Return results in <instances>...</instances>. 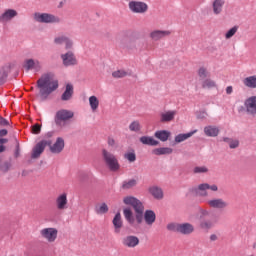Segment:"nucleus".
<instances>
[{
  "label": "nucleus",
  "mask_w": 256,
  "mask_h": 256,
  "mask_svg": "<svg viewBox=\"0 0 256 256\" xmlns=\"http://www.w3.org/2000/svg\"><path fill=\"white\" fill-rule=\"evenodd\" d=\"M37 87L40 90V99L45 101L51 93L59 89V80L53 73H46L37 80Z\"/></svg>",
  "instance_id": "f257e3e1"
},
{
  "label": "nucleus",
  "mask_w": 256,
  "mask_h": 256,
  "mask_svg": "<svg viewBox=\"0 0 256 256\" xmlns=\"http://www.w3.org/2000/svg\"><path fill=\"white\" fill-rule=\"evenodd\" d=\"M123 203L124 205L133 207L136 213L135 219L138 225H141V223H143V213H145V206H143V202L136 197L126 196L123 198Z\"/></svg>",
  "instance_id": "f03ea898"
},
{
  "label": "nucleus",
  "mask_w": 256,
  "mask_h": 256,
  "mask_svg": "<svg viewBox=\"0 0 256 256\" xmlns=\"http://www.w3.org/2000/svg\"><path fill=\"white\" fill-rule=\"evenodd\" d=\"M102 161L112 173H117L121 169L117 156L107 149H102Z\"/></svg>",
  "instance_id": "7ed1b4c3"
},
{
  "label": "nucleus",
  "mask_w": 256,
  "mask_h": 256,
  "mask_svg": "<svg viewBox=\"0 0 256 256\" xmlns=\"http://www.w3.org/2000/svg\"><path fill=\"white\" fill-rule=\"evenodd\" d=\"M200 214V221L198 223V228L201 229V231H210V229H213L215 225H217L218 220L217 218H210V219H205V217H209V212L206 209H200L199 210Z\"/></svg>",
  "instance_id": "20e7f679"
},
{
  "label": "nucleus",
  "mask_w": 256,
  "mask_h": 256,
  "mask_svg": "<svg viewBox=\"0 0 256 256\" xmlns=\"http://www.w3.org/2000/svg\"><path fill=\"white\" fill-rule=\"evenodd\" d=\"M75 117V113L71 110L61 109L58 110L54 117V123L57 127H65L68 121H71Z\"/></svg>",
  "instance_id": "39448f33"
},
{
  "label": "nucleus",
  "mask_w": 256,
  "mask_h": 256,
  "mask_svg": "<svg viewBox=\"0 0 256 256\" xmlns=\"http://www.w3.org/2000/svg\"><path fill=\"white\" fill-rule=\"evenodd\" d=\"M167 229L181 235H191L195 231V226L191 223H170L167 225Z\"/></svg>",
  "instance_id": "423d86ee"
},
{
  "label": "nucleus",
  "mask_w": 256,
  "mask_h": 256,
  "mask_svg": "<svg viewBox=\"0 0 256 256\" xmlns=\"http://www.w3.org/2000/svg\"><path fill=\"white\" fill-rule=\"evenodd\" d=\"M128 9L131 11V13L143 15L149 11V5L143 1L132 0L128 3Z\"/></svg>",
  "instance_id": "0eeeda50"
},
{
  "label": "nucleus",
  "mask_w": 256,
  "mask_h": 256,
  "mask_svg": "<svg viewBox=\"0 0 256 256\" xmlns=\"http://www.w3.org/2000/svg\"><path fill=\"white\" fill-rule=\"evenodd\" d=\"M58 235H59V230H57V228L48 227V228H42L40 230L41 238L47 241V243H55L57 241Z\"/></svg>",
  "instance_id": "6e6552de"
},
{
  "label": "nucleus",
  "mask_w": 256,
  "mask_h": 256,
  "mask_svg": "<svg viewBox=\"0 0 256 256\" xmlns=\"http://www.w3.org/2000/svg\"><path fill=\"white\" fill-rule=\"evenodd\" d=\"M34 20L38 23H61V18L49 13H34Z\"/></svg>",
  "instance_id": "1a4fd4ad"
},
{
  "label": "nucleus",
  "mask_w": 256,
  "mask_h": 256,
  "mask_svg": "<svg viewBox=\"0 0 256 256\" xmlns=\"http://www.w3.org/2000/svg\"><path fill=\"white\" fill-rule=\"evenodd\" d=\"M206 204L210 209H227L229 207V202L223 198H212L207 200Z\"/></svg>",
  "instance_id": "9d476101"
},
{
  "label": "nucleus",
  "mask_w": 256,
  "mask_h": 256,
  "mask_svg": "<svg viewBox=\"0 0 256 256\" xmlns=\"http://www.w3.org/2000/svg\"><path fill=\"white\" fill-rule=\"evenodd\" d=\"M47 145H51V141L42 140L38 142L32 150V159H39L43 151H45V147H47Z\"/></svg>",
  "instance_id": "9b49d317"
},
{
  "label": "nucleus",
  "mask_w": 256,
  "mask_h": 256,
  "mask_svg": "<svg viewBox=\"0 0 256 256\" xmlns=\"http://www.w3.org/2000/svg\"><path fill=\"white\" fill-rule=\"evenodd\" d=\"M19 15V12L15 9H5L3 13L0 14V23H10V21H13L15 17Z\"/></svg>",
  "instance_id": "f8f14e48"
},
{
  "label": "nucleus",
  "mask_w": 256,
  "mask_h": 256,
  "mask_svg": "<svg viewBox=\"0 0 256 256\" xmlns=\"http://www.w3.org/2000/svg\"><path fill=\"white\" fill-rule=\"evenodd\" d=\"M23 67L26 71H35L36 73H39L42 69L41 62L35 59L25 60Z\"/></svg>",
  "instance_id": "ddd939ff"
},
{
  "label": "nucleus",
  "mask_w": 256,
  "mask_h": 256,
  "mask_svg": "<svg viewBox=\"0 0 256 256\" xmlns=\"http://www.w3.org/2000/svg\"><path fill=\"white\" fill-rule=\"evenodd\" d=\"M50 147L51 153H54L55 155H59L64 149H65V139L58 137L54 144L48 145Z\"/></svg>",
  "instance_id": "4468645a"
},
{
  "label": "nucleus",
  "mask_w": 256,
  "mask_h": 256,
  "mask_svg": "<svg viewBox=\"0 0 256 256\" xmlns=\"http://www.w3.org/2000/svg\"><path fill=\"white\" fill-rule=\"evenodd\" d=\"M169 35H171V30H153L150 32L149 37L152 41H161V39H165Z\"/></svg>",
  "instance_id": "2eb2a0df"
},
{
  "label": "nucleus",
  "mask_w": 256,
  "mask_h": 256,
  "mask_svg": "<svg viewBox=\"0 0 256 256\" xmlns=\"http://www.w3.org/2000/svg\"><path fill=\"white\" fill-rule=\"evenodd\" d=\"M69 200L67 199V193H62L56 198V209L58 211H65L68 208Z\"/></svg>",
  "instance_id": "dca6fc26"
},
{
  "label": "nucleus",
  "mask_w": 256,
  "mask_h": 256,
  "mask_svg": "<svg viewBox=\"0 0 256 256\" xmlns=\"http://www.w3.org/2000/svg\"><path fill=\"white\" fill-rule=\"evenodd\" d=\"M61 59L65 67H71V65H77V58L75 57V54H73V52H67L66 54H62Z\"/></svg>",
  "instance_id": "f3484780"
},
{
  "label": "nucleus",
  "mask_w": 256,
  "mask_h": 256,
  "mask_svg": "<svg viewBox=\"0 0 256 256\" xmlns=\"http://www.w3.org/2000/svg\"><path fill=\"white\" fill-rule=\"evenodd\" d=\"M244 105L249 115H256V96H251L246 99Z\"/></svg>",
  "instance_id": "a211bd4d"
},
{
  "label": "nucleus",
  "mask_w": 256,
  "mask_h": 256,
  "mask_svg": "<svg viewBox=\"0 0 256 256\" xmlns=\"http://www.w3.org/2000/svg\"><path fill=\"white\" fill-rule=\"evenodd\" d=\"M177 115V110H168L160 114L161 123H171Z\"/></svg>",
  "instance_id": "6ab92c4d"
},
{
  "label": "nucleus",
  "mask_w": 256,
  "mask_h": 256,
  "mask_svg": "<svg viewBox=\"0 0 256 256\" xmlns=\"http://www.w3.org/2000/svg\"><path fill=\"white\" fill-rule=\"evenodd\" d=\"M225 7V0H214L212 2V11L214 15H221Z\"/></svg>",
  "instance_id": "aec40b11"
},
{
  "label": "nucleus",
  "mask_w": 256,
  "mask_h": 256,
  "mask_svg": "<svg viewBox=\"0 0 256 256\" xmlns=\"http://www.w3.org/2000/svg\"><path fill=\"white\" fill-rule=\"evenodd\" d=\"M156 219H157V215L153 210H146L144 212V221L146 225H149V227H151V225L155 223Z\"/></svg>",
  "instance_id": "412c9836"
},
{
  "label": "nucleus",
  "mask_w": 256,
  "mask_h": 256,
  "mask_svg": "<svg viewBox=\"0 0 256 256\" xmlns=\"http://www.w3.org/2000/svg\"><path fill=\"white\" fill-rule=\"evenodd\" d=\"M125 247H137L139 245V238L137 236H127L122 240Z\"/></svg>",
  "instance_id": "4be33fe9"
},
{
  "label": "nucleus",
  "mask_w": 256,
  "mask_h": 256,
  "mask_svg": "<svg viewBox=\"0 0 256 256\" xmlns=\"http://www.w3.org/2000/svg\"><path fill=\"white\" fill-rule=\"evenodd\" d=\"M219 127L209 125L204 127V134L206 137H217L219 135Z\"/></svg>",
  "instance_id": "5701e85b"
},
{
  "label": "nucleus",
  "mask_w": 256,
  "mask_h": 256,
  "mask_svg": "<svg viewBox=\"0 0 256 256\" xmlns=\"http://www.w3.org/2000/svg\"><path fill=\"white\" fill-rule=\"evenodd\" d=\"M207 190H209V184L207 183L199 184L197 188H194L196 195L200 197H207L209 195Z\"/></svg>",
  "instance_id": "b1692460"
},
{
  "label": "nucleus",
  "mask_w": 256,
  "mask_h": 256,
  "mask_svg": "<svg viewBox=\"0 0 256 256\" xmlns=\"http://www.w3.org/2000/svg\"><path fill=\"white\" fill-rule=\"evenodd\" d=\"M112 223L114 225L115 233H120L121 228L123 227V219L121 218V213H117L115 217L112 220Z\"/></svg>",
  "instance_id": "393cba45"
},
{
  "label": "nucleus",
  "mask_w": 256,
  "mask_h": 256,
  "mask_svg": "<svg viewBox=\"0 0 256 256\" xmlns=\"http://www.w3.org/2000/svg\"><path fill=\"white\" fill-rule=\"evenodd\" d=\"M149 193L154 197V199L161 200L163 199V189L159 186H152L149 188Z\"/></svg>",
  "instance_id": "a878e982"
},
{
  "label": "nucleus",
  "mask_w": 256,
  "mask_h": 256,
  "mask_svg": "<svg viewBox=\"0 0 256 256\" xmlns=\"http://www.w3.org/2000/svg\"><path fill=\"white\" fill-rule=\"evenodd\" d=\"M242 83L245 87H248V89H256V75L244 78Z\"/></svg>",
  "instance_id": "bb28decb"
},
{
  "label": "nucleus",
  "mask_w": 256,
  "mask_h": 256,
  "mask_svg": "<svg viewBox=\"0 0 256 256\" xmlns=\"http://www.w3.org/2000/svg\"><path fill=\"white\" fill-rule=\"evenodd\" d=\"M73 97V85L67 84L64 93L61 96L62 101H69Z\"/></svg>",
  "instance_id": "cd10ccee"
},
{
  "label": "nucleus",
  "mask_w": 256,
  "mask_h": 256,
  "mask_svg": "<svg viewBox=\"0 0 256 256\" xmlns=\"http://www.w3.org/2000/svg\"><path fill=\"white\" fill-rule=\"evenodd\" d=\"M140 141L143 143V145H150L151 147H157V145H159V141L150 136H142Z\"/></svg>",
  "instance_id": "c85d7f7f"
},
{
  "label": "nucleus",
  "mask_w": 256,
  "mask_h": 256,
  "mask_svg": "<svg viewBox=\"0 0 256 256\" xmlns=\"http://www.w3.org/2000/svg\"><path fill=\"white\" fill-rule=\"evenodd\" d=\"M123 215L126 221L129 223V225L135 224V216H133V211L131 210V208H125L123 210Z\"/></svg>",
  "instance_id": "c756f323"
},
{
  "label": "nucleus",
  "mask_w": 256,
  "mask_h": 256,
  "mask_svg": "<svg viewBox=\"0 0 256 256\" xmlns=\"http://www.w3.org/2000/svg\"><path fill=\"white\" fill-rule=\"evenodd\" d=\"M154 135L156 139H159L160 141L165 142L169 139V137H171V132L167 130H160V131H156Z\"/></svg>",
  "instance_id": "7c9ffc66"
},
{
  "label": "nucleus",
  "mask_w": 256,
  "mask_h": 256,
  "mask_svg": "<svg viewBox=\"0 0 256 256\" xmlns=\"http://www.w3.org/2000/svg\"><path fill=\"white\" fill-rule=\"evenodd\" d=\"M195 133H197V130H194L186 134H178L177 136H175V143H183V141H187V139L193 137Z\"/></svg>",
  "instance_id": "2f4dec72"
},
{
  "label": "nucleus",
  "mask_w": 256,
  "mask_h": 256,
  "mask_svg": "<svg viewBox=\"0 0 256 256\" xmlns=\"http://www.w3.org/2000/svg\"><path fill=\"white\" fill-rule=\"evenodd\" d=\"M89 105L93 113L97 112V109H99V98L97 96H90Z\"/></svg>",
  "instance_id": "473e14b6"
},
{
  "label": "nucleus",
  "mask_w": 256,
  "mask_h": 256,
  "mask_svg": "<svg viewBox=\"0 0 256 256\" xmlns=\"http://www.w3.org/2000/svg\"><path fill=\"white\" fill-rule=\"evenodd\" d=\"M154 155H171L173 153V149L169 147L165 148H156L152 151Z\"/></svg>",
  "instance_id": "72a5a7b5"
},
{
  "label": "nucleus",
  "mask_w": 256,
  "mask_h": 256,
  "mask_svg": "<svg viewBox=\"0 0 256 256\" xmlns=\"http://www.w3.org/2000/svg\"><path fill=\"white\" fill-rule=\"evenodd\" d=\"M215 87H217V83L210 78L202 81V89H215Z\"/></svg>",
  "instance_id": "f704fd0d"
},
{
  "label": "nucleus",
  "mask_w": 256,
  "mask_h": 256,
  "mask_svg": "<svg viewBox=\"0 0 256 256\" xmlns=\"http://www.w3.org/2000/svg\"><path fill=\"white\" fill-rule=\"evenodd\" d=\"M95 211L97 215H105V213H108L109 206H107L105 203H102L95 207Z\"/></svg>",
  "instance_id": "c9c22d12"
},
{
  "label": "nucleus",
  "mask_w": 256,
  "mask_h": 256,
  "mask_svg": "<svg viewBox=\"0 0 256 256\" xmlns=\"http://www.w3.org/2000/svg\"><path fill=\"white\" fill-rule=\"evenodd\" d=\"M135 185H137V180H135V179L126 180L122 184V189H124V190L133 189V187H135Z\"/></svg>",
  "instance_id": "e433bc0d"
},
{
  "label": "nucleus",
  "mask_w": 256,
  "mask_h": 256,
  "mask_svg": "<svg viewBox=\"0 0 256 256\" xmlns=\"http://www.w3.org/2000/svg\"><path fill=\"white\" fill-rule=\"evenodd\" d=\"M199 79H207L209 77V71L205 67H200L197 71Z\"/></svg>",
  "instance_id": "4c0bfd02"
},
{
  "label": "nucleus",
  "mask_w": 256,
  "mask_h": 256,
  "mask_svg": "<svg viewBox=\"0 0 256 256\" xmlns=\"http://www.w3.org/2000/svg\"><path fill=\"white\" fill-rule=\"evenodd\" d=\"M225 143H228L230 149H237L239 147V140H233L230 138H223Z\"/></svg>",
  "instance_id": "58836bf2"
},
{
  "label": "nucleus",
  "mask_w": 256,
  "mask_h": 256,
  "mask_svg": "<svg viewBox=\"0 0 256 256\" xmlns=\"http://www.w3.org/2000/svg\"><path fill=\"white\" fill-rule=\"evenodd\" d=\"M112 77H114V79H123V77H127V71L116 70L112 73Z\"/></svg>",
  "instance_id": "ea45409f"
},
{
  "label": "nucleus",
  "mask_w": 256,
  "mask_h": 256,
  "mask_svg": "<svg viewBox=\"0 0 256 256\" xmlns=\"http://www.w3.org/2000/svg\"><path fill=\"white\" fill-rule=\"evenodd\" d=\"M129 129L130 131H134L135 133L141 131V124L139 123V121H133L130 125H129Z\"/></svg>",
  "instance_id": "a19ab883"
},
{
  "label": "nucleus",
  "mask_w": 256,
  "mask_h": 256,
  "mask_svg": "<svg viewBox=\"0 0 256 256\" xmlns=\"http://www.w3.org/2000/svg\"><path fill=\"white\" fill-rule=\"evenodd\" d=\"M124 158L130 163H135V161H137V155H135V152H127L124 154Z\"/></svg>",
  "instance_id": "79ce46f5"
},
{
  "label": "nucleus",
  "mask_w": 256,
  "mask_h": 256,
  "mask_svg": "<svg viewBox=\"0 0 256 256\" xmlns=\"http://www.w3.org/2000/svg\"><path fill=\"white\" fill-rule=\"evenodd\" d=\"M239 31V26H234L230 30H228L225 34V39H231Z\"/></svg>",
  "instance_id": "37998d69"
},
{
  "label": "nucleus",
  "mask_w": 256,
  "mask_h": 256,
  "mask_svg": "<svg viewBox=\"0 0 256 256\" xmlns=\"http://www.w3.org/2000/svg\"><path fill=\"white\" fill-rule=\"evenodd\" d=\"M193 173L195 174L209 173V168H207V166H196L193 169Z\"/></svg>",
  "instance_id": "c03bdc74"
},
{
  "label": "nucleus",
  "mask_w": 256,
  "mask_h": 256,
  "mask_svg": "<svg viewBox=\"0 0 256 256\" xmlns=\"http://www.w3.org/2000/svg\"><path fill=\"white\" fill-rule=\"evenodd\" d=\"M65 41H67V36H64V35L58 36L54 39L55 45H63Z\"/></svg>",
  "instance_id": "a18cd8bd"
},
{
  "label": "nucleus",
  "mask_w": 256,
  "mask_h": 256,
  "mask_svg": "<svg viewBox=\"0 0 256 256\" xmlns=\"http://www.w3.org/2000/svg\"><path fill=\"white\" fill-rule=\"evenodd\" d=\"M9 169H11V163H9V162H4L0 166V171H2L3 173H7V171H9Z\"/></svg>",
  "instance_id": "49530a36"
},
{
  "label": "nucleus",
  "mask_w": 256,
  "mask_h": 256,
  "mask_svg": "<svg viewBox=\"0 0 256 256\" xmlns=\"http://www.w3.org/2000/svg\"><path fill=\"white\" fill-rule=\"evenodd\" d=\"M32 133L34 135H39V133H41V125L40 124H34L32 126Z\"/></svg>",
  "instance_id": "de8ad7c7"
},
{
  "label": "nucleus",
  "mask_w": 256,
  "mask_h": 256,
  "mask_svg": "<svg viewBox=\"0 0 256 256\" xmlns=\"http://www.w3.org/2000/svg\"><path fill=\"white\" fill-rule=\"evenodd\" d=\"M107 143H108V147H117V142L113 137H109L107 140Z\"/></svg>",
  "instance_id": "09e8293b"
},
{
  "label": "nucleus",
  "mask_w": 256,
  "mask_h": 256,
  "mask_svg": "<svg viewBox=\"0 0 256 256\" xmlns=\"http://www.w3.org/2000/svg\"><path fill=\"white\" fill-rule=\"evenodd\" d=\"M65 45H66V49H71V47H73V41H71V39H69L68 37L65 40Z\"/></svg>",
  "instance_id": "8fccbe9b"
},
{
  "label": "nucleus",
  "mask_w": 256,
  "mask_h": 256,
  "mask_svg": "<svg viewBox=\"0 0 256 256\" xmlns=\"http://www.w3.org/2000/svg\"><path fill=\"white\" fill-rule=\"evenodd\" d=\"M209 114H207V112L205 111H201L199 112V114L197 115L198 119H207Z\"/></svg>",
  "instance_id": "3c124183"
},
{
  "label": "nucleus",
  "mask_w": 256,
  "mask_h": 256,
  "mask_svg": "<svg viewBox=\"0 0 256 256\" xmlns=\"http://www.w3.org/2000/svg\"><path fill=\"white\" fill-rule=\"evenodd\" d=\"M6 125H9V121L0 116V127H5Z\"/></svg>",
  "instance_id": "603ef678"
},
{
  "label": "nucleus",
  "mask_w": 256,
  "mask_h": 256,
  "mask_svg": "<svg viewBox=\"0 0 256 256\" xmlns=\"http://www.w3.org/2000/svg\"><path fill=\"white\" fill-rule=\"evenodd\" d=\"M208 189H210V191H214V192L219 191V187L216 184H214V185L208 184Z\"/></svg>",
  "instance_id": "864d4df0"
},
{
  "label": "nucleus",
  "mask_w": 256,
  "mask_h": 256,
  "mask_svg": "<svg viewBox=\"0 0 256 256\" xmlns=\"http://www.w3.org/2000/svg\"><path fill=\"white\" fill-rule=\"evenodd\" d=\"M226 93H227V95H231V93H233V86H228L226 88Z\"/></svg>",
  "instance_id": "5fc2aeb1"
},
{
  "label": "nucleus",
  "mask_w": 256,
  "mask_h": 256,
  "mask_svg": "<svg viewBox=\"0 0 256 256\" xmlns=\"http://www.w3.org/2000/svg\"><path fill=\"white\" fill-rule=\"evenodd\" d=\"M218 237L217 234L210 235V241H217Z\"/></svg>",
  "instance_id": "6e6d98bb"
},
{
  "label": "nucleus",
  "mask_w": 256,
  "mask_h": 256,
  "mask_svg": "<svg viewBox=\"0 0 256 256\" xmlns=\"http://www.w3.org/2000/svg\"><path fill=\"white\" fill-rule=\"evenodd\" d=\"M5 135H7V130L5 129L0 130V137H5Z\"/></svg>",
  "instance_id": "4d7b16f0"
},
{
  "label": "nucleus",
  "mask_w": 256,
  "mask_h": 256,
  "mask_svg": "<svg viewBox=\"0 0 256 256\" xmlns=\"http://www.w3.org/2000/svg\"><path fill=\"white\" fill-rule=\"evenodd\" d=\"M4 143H7V139L0 138V145H4Z\"/></svg>",
  "instance_id": "13d9d810"
},
{
  "label": "nucleus",
  "mask_w": 256,
  "mask_h": 256,
  "mask_svg": "<svg viewBox=\"0 0 256 256\" xmlns=\"http://www.w3.org/2000/svg\"><path fill=\"white\" fill-rule=\"evenodd\" d=\"M15 157H19V146H17L16 152H15Z\"/></svg>",
  "instance_id": "bf43d9fd"
},
{
  "label": "nucleus",
  "mask_w": 256,
  "mask_h": 256,
  "mask_svg": "<svg viewBox=\"0 0 256 256\" xmlns=\"http://www.w3.org/2000/svg\"><path fill=\"white\" fill-rule=\"evenodd\" d=\"M3 151H5V146L1 145L0 146V153H3Z\"/></svg>",
  "instance_id": "052dcab7"
},
{
  "label": "nucleus",
  "mask_w": 256,
  "mask_h": 256,
  "mask_svg": "<svg viewBox=\"0 0 256 256\" xmlns=\"http://www.w3.org/2000/svg\"><path fill=\"white\" fill-rule=\"evenodd\" d=\"M253 248L256 249V242L253 244Z\"/></svg>",
  "instance_id": "680f3d73"
}]
</instances>
